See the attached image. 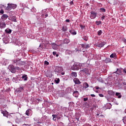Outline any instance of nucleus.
I'll return each mask as SVG.
<instances>
[{"instance_id": "nucleus-47", "label": "nucleus", "mask_w": 126, "mask_h": 126, "mask_svg": "<svg viewBox=\"0 0 126 126\" xmlns=\"http://www.w3.org/2000/svg\"><path fill=\"white\" fill-rule=\"evenodd\" d=\"M99 97H104V95L103 94H99Z\"/></svg>"}, {"instance_id": "nucleus-25", "label": "nucleus", "mask_w": 126, "mask_h": 126, "mask_svg": "<svg viewBox=\"0 0 126 126\" xmlns=\"http://www.w3.org/2000/svg\"><path fill=\"white\" fill-rule=\"evenodd\" d=\"M52 117H53V121H56V120H57L56 118H58V115H55V114H53L52 115Z\"/></svg>"}, {"instance_id": "nucleus-40", "label": "nucleus", "mask_w": 126, "mask_h": 126, "mask_svg": "<svg viewBox=\"0 0 126 126\" xmlns=\"http://www.w3.org/2000/svg\"><path fill=\"white\" fill-rule=\"evenodd\" d=\"M15 69L16 70H21V68H20V67H18V66H16L15 67Z\"/></svg>"}, {"instance_id": "nucleus-38", "label": "nucleus", "mask_w": 126, "mask_h": 126, "mask_svg": "<svg viewBox=\"0 0 126 126\" xmlns=\"http://www.w3.org/2000/svg\"><path fill=\"white\" fill-rule=\"evenodd\" d=\"M1 114H3L4 117H6V114H5V112H4V111H2V110L1 111Z\"/></svg>"}, {"instance_id": "nucleus-45", "label": "nucleus", "mask_w": 126, "mask_h": 126, "mask_svg": "<svg viewBox=\"0 0 126 126\" xmlns=\"http://www.w3.org/2000/svg\"><path fill=\"white\" fill-rule=\"evenodd\" d=\"M105 16H103L101 17V20H104V19H105Z\"/></svg>"}, {"instance_id": "nucleus-53", "label": "nucleus", "mask_w": 126, "mask_h": 126, "mask_svg": "<svg viewBox=\"0 0 126 126\" xmlns=\"http://www.w3.org/2000/svg\"><path fill=\"white\" fill-rule=\"evenodd\" d=\"M48 16H49V15L48 14H45V18L48 17Z\"/></svg>"}, {"instance_id": "nucleus-33", "label": "nucleus", "mask_w": 126, "mask_h": 126, "mask_svg": "<svg viewBox=\"0 0 126 126\" xmlns=\"http://www.w3.org/2000/svg\"><path fill=\"white\" fill-rule=\"evenodd\" d=\"M100 11H101V12H106V9L105 8H100Z\"/></svg>"}, {"instance_id": "nucleus-30", "label": "nucleus", "mask_w": 126, "mask_h": 126, "mask_svg": "<svg viewBox=\"0 0 126 126\" xmlns=\"http://www.w3.org/2000/svg\"><path fill=\"white\" fill-rule=\"evenodd\" d=\"M11 6L12 9H13L16 8L17 6L16 4H11Z\"/></svg>"}, {"instance_id": "nucleus-62", "label": "nucleus", "mask_w": 126, "mask_h": 126, "mask_svg": "<svg viewBox=\"0 0 126 126\" xmlns=\"http://www.w3.org/2000/svg\"><path fill=\"white\" fill-rule=\"evenodd\" d=\"M57 119H58V120H60V119H61V118H60V117H57Z\"/></svg>"}, {"instance_id": "nucleus-24", "label": "nucleus", "mask_w": 126, "mask_h": 126, "mask_svg": "<svg viewBox=\"0 0 126 126\" xmlns=\"http://www.w3.org/2000/svg\"><path fill=\"white\" fill-rule=\"evenodd\" d=\"M30 112H31V110L28 109L26 112V115H27V116H30Z\"/></svg>"}, {"instance_id": "nucleus-29", "label": "nucleus", "mask_w": 126, "mask_h": 126, "mask_svg": "<svg viewBox=\"0 0 126 126\" xmlns=\"http://www.w3.org/2000/svg\"><path fill=\"white\" fill-rule=\"evenodd\" d=\"M112 76L114 79H117L118 78V75H116V74L112 75Z\"/></svg>"}, {"instance_id": "nucleus-11", "label": "nucleus", "mask_w": 126, "mask_h": 126, "mask_svg": "<svg viewBox=\"0 0 126 126\" xmlns=\"http://www.w3.org/2000/svg\"><path fill=\"white\" fill-rule=\"evenodd\" d=\"M73 95L74 96V97H77L78 96H79V93L77 91H74L73 93Z\"/></svg>"}, {"instance_id": "nucleus-15", "label": "nucleus", "mask_w": 126, "mask_h": 126, "mask_svg": "<svg viewBox=\"0 0 126 126\" xmlns=\"http://www.w3.org/2000/svg\"><path fill=\"white\" fill-rule=\"evenodd\" d=\"M5 26H6L5 23L2 22L0 24V28H1V29H2V28H5Z\"/></svg>"}, {"instance_id": "nucleus-4", "label": "nucleus", "mask_w": 126, "mask_h": 126, "mask_svg": "<svg viewBox=\"0 0 126 126\" xmlns=\"http://www.w3.org/2000/svg\"><path fill=\"white\" fill-rule=\"evenodd\" d=\"M97 17V13L95 12V11H91L90 15V19H95V18Z\"/></svg>"}, {"instance_id": "nucleus-50", "label": "nucleus", "mask_w": 126, "mask_h": 126, "mask_svg": "<svg viewBox=\"0 0 126 126\" xmlns=\"http://www.w3.org/2000/svg\"><path fill=\"white\" fill-rule=\"evenodd\" d=\"M70 4H71V5L73 4V1H71L70 2Z\"/></svg>"}, {"instance_id": "nucleus-35", "label": "nucleus", "mask_w": 126, "mask_h": 126, "mask_svg": "<svg viewBox=\"0 0 126 126\" xmlns=\"http://www.w3.org/2000/svg\"><path fill=\"white\" fill-rule=\"evenodd\" d=\"M83 39L85 41H88V37H87V36H84L83 37Z\"/></svg>"}, {"instance_id": "nucleus-52", "label": "nucleus", "mask_w": 126, "mask_h": 126, "mask_svg": "<svg viewBox=\"0 0 126 126\" xmlns=\"http://www.w3.org/2000/svg\"><path fill=\"white\" fill-rule=\"evenodd\" d=\"M91 96L92 97H95V94H91Z\"/></svg>"}, {"instance_id": "nucleus-27", "label": "nucleus", "mask_w": 126, "mask_h": 126, "mask_svg": "<svg viewBox=\"0 0 126 126\" xmlns=\"http://www.w3.org/2000/svg\"><path fill=\"white\" fill-rule=\"evenodd\" d=\"M62 30L64 32H66V31H67V28H66V27H63Z\"/></svg>"}, {"instance_id": "nucleus-58", "label": "nucleus", "mask_w": 126, "mask_h": 126, "mask_svg": "<svg viewBox=\"0 0 126 126\" xmlns=\"http://www.w3.org/2000/svg\"><path fill=\"white\" fill-rule=\"evenodd\" d=\"M123 84H124V85H126V82H124Z\"/></svg>"}, {"instance_id": "nucleus-2", "label": "nucleus", "mask_w": 126, "mask_h": 126, "mask_svg": "<svg viewBox=\"0 0 126 126\" xmlns=\"http://www.w3.org/2000/svg\"><path fill=\"white\" fill-rule=\"evenodd\" d=\"M13 64H15L16 65H24L25 62L20 61V60L16 59L12 60Z\"/></svg>"}, {"instance_id": "nucleus-64", "label": "nucleus", "mask_w": 126, "mask_h": 126, "mask_svg": "<svg viewBox=\"0 0 126 126\" xmlns=\"http://www.w3.org/2000/svg\"><path fill=\"white\" fill-rule=\"evenodd\" d=\"M14 21L15 22L16 21V19H14Z\"/></svg>"}, {"instance_id": "nucleus-61", "label": "nucleus", "mask_w": 126, "mask_h": 126, "mask_svg": "<svg viewBox=\"0 0 126 126\" xmlns=\"http://www.w3.org/2000/svg\"><path fill=\"white\" fill-rule=\"evenodd\" d=\"M0 6H2V7H3V6H4V5H0Z\"/></svg>"}, {"instance_id": "nucleus-5", "label": "nucleus", "mask_w": 126, "mask_h": 126, "mask_svg": "<svg viewBox=\"0 0 126 126\" xmlns=\"http://www.w3.org/2000/svg\"><path fill=\"white\" fill-rule=\"evenodd\" d=\"M9 69L12 73H15V72H16L15 67H14L13 65L9 66Z\"/></svg>"}, {"instance_id": "nucleus-28", "label": "nucleus", "mask_w": 126, "mask_h": 126, "mask_svg": "<svg viewBox=\"0 0 126 126\" xmlns=\"http://www.w3.org/2000/svg\"><path fill=\"white\" fill-rule=\"evenodd\" d=\"M23 79H27L28 77H27V75H23L22 77H21Z\"/></svg>"}, {"instance_id": "nucleus-55", "label": "nucleus", "mask_w": 126, "mask_h": 126, "mask_svg": "<svg viewBox=\"0 0 126 126\" xmlns=\"http://www.w3.org/2000/svg\"><path fill=\"white\" fill-rule=\"evenodd\" d=\"M61 74H62V75H63L64 74V72H62V73H61Z\"/></svg>"}, {"instance_id": "nucleus-46", "label": "nucleus", "mask_w": 126, "mask_h": 126, "mask_svg": "<svg viewBox=\"0 0 126 126\" xmlns=\"http://www.w3.org/2000/svg\"><path fill=\"white\" fill-rule=\"evenodd\" d=\"M82 47L83 49H85V45L82 44Z\"/></svg>"}, {"instance_id": "nucleus-13", "label": "nucleus", "mask_w": 126, "mask_h": 126, "mask_svg": "<svg viewBox=\"0 0 126 126\" xmlns=\"http://www.w3.org/2000/svg\"><path fill=\"white\" fill-rule=\"evenodd\" d=\"M24 90V88L23 87H21L18 89H17L16 91L17 92H22Z\"/></svg>"}, {"instance_id": "nucleus-32", "label": "nucleus", "mask_w": 126, "mask_h": 126, "mask_svg": "<svg viewBox=\"0 0 126 126\" xmlns=\"http://www.w3.org/2000/svg\"><path fill=\"white\" fill-rule=\"evenodd\" d=\"M101 23H102V22H101V21H96L95 22V24L98 26L99 25H100V24H101Z\"/></svg>"}, {"instance_id": "nucleus-26", "label": "nucleus", "mask_w": 126, "mask_h": 126, "mask_svg": "<svg viewBox=\"0 0 126 126\" xmlns=\"http://www.w3.org/2000/svg\"><path fill=\"white\" fill-rule=\"evenodd\" d=\"M83 86L84 88H88L89 87V86L88 85V84L87 83H84Z\"/></svg>"}, {"instance_id": "nucleus-56", "label": "nucleus", "mask_w": 126, "mask_h": 126, "mask_svg": "<svg viewBox=\"0 0 126 126\" xmlns=\"http://www.w3.org/2000/svg\"><path fill=\"white\" fill-rule=\"evenodd\" d=\"M39 48H43V46L41 45V44L39 45Z\"/></svg>"}, {"instance_id": "nucleus-54", "label": "nucleus", "mask_w": 126, "mask_h": 126, "mask_svg": "<svg viewBox=\"0 0 126 126\" xmlns=\"http://www.w3.org/2000/svg\"><path fill=\"white\" fill-rule=\"evenodd\" d=\"M95 88L97 90L98 89H100V88L98 87H95Z\"/></svg>"}, {"instance_id": "nucleus-60", "label": "nucleus", "mask_w": 126, "mask_h": 126, "mask_svg": "<svg viewBox=\"0 0 126 126\" xmlns=\"http://www.w3.org/2000/svg\"><path fill=\"white\" fill-rule=\"evenodd\" d=\"M107 100L108 102H110V101L109 100V98H107Z\"/></svg>"}, {"instance_id": "nucleus-43", "label": "nucleus", "mask_w": 126, "mask_h": 126, "mask_svg": "<svg viewBox=\"0 0 126 126\" xmlns=\"http://www.w3.org/2000/svg\"><path fill=\"white\" fill-rule=\"evenodd\" d=\"M53 56H56V55H57V52L54 51L53 52Z\"/></svg>"}, {"instance_id": "nucleus-49", "label": "nucleus", "mask_w": 126, "mask_h": 126, "mask_svg": "<svg viewBox=\"0 0 126 126\" xmlns=\"http://www.w3.org/2000/svg\"><path fill=\"white\" fill-rule=\"evenodd\" d=\"M45 63H46L47 65H48L49 62H48L47 61H45Z\"/></svg>"}, {"instance_id": "nucleus-51", "label": "nucleus", "mask_w": 126, "mask_h": 126, "mask_svg": "<svg viewBox=\"0 0 126 126\" xmlns=\"http://www.w3.org/2000/svg\"><path fill=\"white\" fill-rule=\"evenodd\" d=\"M70 21L69 20V19H66V20H65V22H69Z\"/></svg>"}, {"instance_id": "nucleus-8", "label": "nucleus", "mask_w": 126, "mask_h": 126, "mask_svg": "<svg viewBox=\"0 0 126 126\" xmlns=\"http://www.w3.org/2000/svg\"><path fill=\"white\" fill-rule=\"evenodd\" d=\"M114 73H115L116 74H119V75H122V74H123V72H122V70H121L120 69L117 68V71L114 72Z\"/></svg>"}, {"instance_id": "nucleus-6", "label": "nucleus", "mask_w": 126, "mask_h": 126, "mask_svg": "<svg viewBox=\"0 0 126 126\" xmlns=\"http://www.w3.org/2000/svg\"><path fill=\"white\" fill-rule=\"evenodd\" d=\"M63 67H59V66H56L55 69V72H59L61 73L62 71H63Z\"/></svg>"}, {"instance_id": "nucleus-39", "label": "nucleus", "mask_w": 126, "mask_h": 126, "mask_svg": "<svg viewBox=\"0 0 126 126\" xmlns=\"http://www.w3.org/2000/svg\"><path fill=\"white\" fill-rule=\"evenodd\" d=\"M3 13H4V11H3V9H1L0 10V14H3Z\"/></svg>"}, {"instance_id": "nucleus-23", "label": "nucleus", "mask_w": 126, "mask_h": 126, "mask_svg": "<svg viewBox=\"0 0 126 126\" xmlns=\"http://www.w3.org/2000/svg\"><path fill=\"white\" fill-rule=\"evenodd\" d=\"M110 58H117V54H116V53H112L110 56Z\"/></svg>"}, {"instance_id": "nucleus-20", "label": "nucleus", "mask_w": 126, "mask_h": 126, "mask_svg": "<svg viewBox=\"0 0 126 126\" xmlns=\"http://www.w3.org/2000/svg\"><path fill=\"white\" fill-rule=\"evenodd\" d=\"M116 96H117L119 99L122 98V94H121V93H116Z\"/></svg>"}, {"instance_id": "nucleus-42", "label": "nucleus", "mask_w": 126, "mask_h": 126, "mask_svg": "<svg viewBox=\"0 0 126 126\" xmlns=\"http://www.w3.org/2000/svg\"><path fill=\"white\" fill-rule=\"evenodd\" d=\"M80 27H81V29L82 30H83V29H84V28H85V26H83V25H80Z\"/></svg>"}, {"instance_id": "nucleus-3", "label": "nucleus", "mask_w": 126, "mask_h": 126, "mask_svg": "<svg viewBox=\"0 0 126 126\" xmlns=\"http://www.w3.org/2000/svg\"><path fill=\"white\" fill-rule=\"evenodd\" d=\"M84 67V66H83L82 68L81 69V72H82L83 73H85L86 74H90V73L91 72L90 69Z\"/></svg>"}, {"instance_id": "nucleus-19", "label": "nucleus", "mask_w": 126, "mask_h": 126, "mask_svg": "<svg viewBox=\"0 0 126 126\" xmlns=\"http://www.w3.org/2000/svg\"><path fill=\"white\" fill-rule=\"evenodd\" d=\"M1 18H2V19H7V18H8V15L6 14H3Z\"/></svg>"}, {"instance_id": "nucleus-44", "label": "nucleus", "mask_w": 126, "mask_h": 126, "mask_svg": "<svg viewBox=\"0 0 126 126\" xmlns=\"http://www.w3.org/2000/svg\"><path fill=\"white\" fill-rule=\"evenodd\" d=\"M88 100V98H84V101L85 102H86Z\"/></svg>"}, {"instance_id": "nucleus-31", "label": "nucleus", "mask_w": 126, "mask_h": 126, "mask_svg": "<svg viewBox=\"0 0 126 126\" xmlns=\"http://www.w3.org/2000/svg\"><path fill=\"white\" fill-rule=\"evenodd\" d=\"M5 32L6 33H8V34H10L11 33V30H5Z\"/></svg>"}, {"instance_id": "nucleus-41", "label": "nucleus", "mask_w": 126, "mask_h": 126, "mask_svg": "<svg viewBox=\"0 0 126 126\" xmlns=\"http://www.w3.org/2000/svg\"><path fill=\"white\" fill-rule=\"evenodd\" d=\"M90 46H89V44H86L85 45V49H88V48H90Z\"/></svg>"}, {"instance_id": "nucleus-9", "label": "nucleus", "mask_w": 126, "mask_h": 126, "mask_svg": "<svg viewBox=\"0 0 126 126\" xmlns=\"http://www.w3.org/2000/svg\"><path fill=\"white\" fill-rule=\"evenodd\" d=\"M105 45H106V42H102L98 44L97 45V47L98 48H103V47H104V46H105Z\"/></svg>"}, {"instance_id": "nucleus-7", "label": "nucleus", "mask_w": 126, "mask_h": 126, "mask_svg": "<svg viewBox=\"0 0 126 126\" xmlns=\"http://www.w3.org/2000/svg\"><path fill=\"white\" fill-rule=\"evenodd\" d=\"M50 45H51L52 46V48L53 50H58V48H59V46L56 44V43L52 42Z\"/></svg>"}, {"instance_id": "nucleus-18", "label": "nucleus", "mask_w": 126, "mask_h": 126, "mask_svg": "<svg viewBox=\"0 0 126 126\" xmlns=\"http://www.w3.org/2000/svg\"><path fill=\"white\" fill-rule=\"evenodd\" d=\"M69 32L72 34V35H76V32L74 30H71L69 31Z\"/></svg>"}, {"instance_id": "nucleus-59", "label": "nucleus", "mask_w": 126, "mask_h": 126, "mask_svg": "<svg viewBox=\"0 0 126 126\" xmlns=\"http://www.w3.org/2000/svg\"><path fill=\"white\" fill-rule=\"evenodd\" d=\"M56 55L57 57H59V54H56Z\"/></svg>"}, {"instance_id": "nucleus-17", "label": "nucleus", "mask_w": 126, "mask_h": 126, "mask_svg": "<svg viewBox=\"0 0 126 126\" xmlns=\"http://www.w3.org/2000/svg\"><path fill=\"white\" fill-rule=\"evenodd\" d=\"M12 9V8L11 7V4H8V6L6 7V10H11Z\"/></svg>"}, {"instance_id": "nucleus-57", "label": "nucleus", "mask_w": 126, "mask_h": 126, "mask_svg": "<svg viewBox=\"0 0 126 126\" xmlns=\"http://www.w3.org/2000/svg\"><path fill=\"white\" fill-rule=\"evenodd\" d=\"M124 43H126V39H124Z\"/></svg>"}, {"instance_id": "nucleus-34", "label": "nucleus", "mask_w": 126, "mask_h": 126, "mask_svg": "<svg viewBox=\"0 0 126 126\" xmlns=\"http://www.w3.org/2000/svg\"><path fill=\"white\" fill-rule=\"evenodd\" d=\"M97 35L98 36H100V35H102V31L99 30V31L97 32Z\"/></svg>"}, {"instance_id": "nucleus-16", "label": "nucleus", "mask_w": 126, "mask_h": 126, "mask_svg": "<svg viewBox=\"0 0 126 126\" xmlns=\"http://www.w3.org/2000/svg\"><path fill=\"white\" fill-rule=\"evenodd\" d=\"M69 42H70V40H69V39H68L67 38H65L63 40V44H68V43H69Z\"/></svg>"}, {"instance_id": "nucleus-10", "label": "nucleus", "mask_w": 126, "mask_h": 126, "mask_svg": "<svg viewBox=\"0 0 126 126\" xmlns=\"http://www.w3.org/2000/svg\"><path fill=\"white\" fill-rule=\"evenodd\" d=\"M98 81L99 82H101V83H105V84H108V81L107 79H105V80L99 79L98 80Z\"/></svg>"}, {"instance_id": "nucleus-36", "label": "nucleus", "mask_w": 126, "mask_h": 126, "mask_svg": "<svg viewBox=\"0 0 126 126\" xmlns=\"http://www.w3.org/2000/svg\"><path fill=\"white\" fill-rule=\"evenodd\" d=\"M55 82L58 84L59 83H60V79H57V80H55Z\"/></svg>"}, {"instance_id": "nucleus-48", "label": "nucleus", "mask_w": 126, "mask_h": 126, "mask_svg": "<svg viewBox=\"0 0 126 126\" xmlns=\"http://www.w3.org/2000/svg\"><path fill=\"white\" fill-rule=\"evenodd\" d=\"M125 119H126V117H123V119L122 121H123V123L124 124H126V123L125 122Z\"/></svg>"}, {"instance_id": "nucleus-63", "label": "nucleus", "mask_w": 126, "mask_h": 126, "mask_svg": "<svg viewBox=\"0 0 126 126\" xmlns=\"http://www.w3.org/2000/svg\"><path fill=\"white\" fill-rule=\"evenodd\" d=\"M87 126H90L89 124H88V125H87Z\"/></svg>"}, {"instance_id": "nucleus-37", "label": "nucleus", "mask_w": 126, "mask_h": 126, "mask_svg": "<svg viewBox=\"0 0 126 126\" xmlns=\"http://www.w3.org/2000/svg\"><path fill=\"white\" fill-rule=\"evenodd\" d=\"M123 73L124 75H126V68L123 69Z\"/></svg>"}, {"instance_id": "nucleus-12", "label": "nucleus", "mask_w": 126, "mask_h": 126, "mask_svg": "<svg viewBox=\"0 0 126 126\" xmlns=\"http://www.w3.org/2000/svg\"><path fill=\"white\" fill-rule=\"evenodd\" d=\"M107 93L109 95H111L112 96H114L115 95V92L112 90H109L107 91Z\"/></svg>"}, {"instance_id": "nucleus-14", "label": "nucleus", "mask_w": 126, "mask_h": 126, "mask_svg": "<svg viewBox=\"0 0 126 126\" xmlns=\"http://www.w3.org/2000/svg\"><path fill=\"white\" fill-rule=\"evenodd\" d=\"M104 62L106 63H112V59L110 58H106Z\"/></svg>"}, {"instance_id": "nucleus-1", "label": "nucleus", "mask_w": 126, "mask_h": 126, "mask_svg": "<svg viewBox=\"0 0 126 126\" xmlns=\"http://www.w3.org/2000/svg\"><path fill=\"white\" fill-rule=\"evenodd\" d=\"M85 65V64L84 63H81V64H77L75 63L73 65V66L71 67V68L73 70H78L79 69H82V67L84 66Z\"/></svg>"}, {"instance_id": "nucleus-21", "label": "nucleus", "mask_w": 126, "mask_h": 126, "mask_svg": "<svg viewBox=\"0 0 126 126\" xmlns=\"http://www.w3.org/2000/svg\"><path fill=\"white\" fill-rule=\"evenodd\" d=\"M71 76L72 77H77V73L75 72H72L71 73Z\"/></svg>"}, {"instance_id": "nucleus-22", "label": "nucleus", "mask_w": 126, "mask_h": 126, "mask_svg": "<svg viewBox=\"0 0 126 126\" xmlns=\"http://www.w3.org/2000/svg\"><path fill=\"white\" fill-rule=\"evenodd\" d=\"M73 81L76 84H80L81 83L80 81L78 79H74Z\"/></svg>"}]
</instances>
